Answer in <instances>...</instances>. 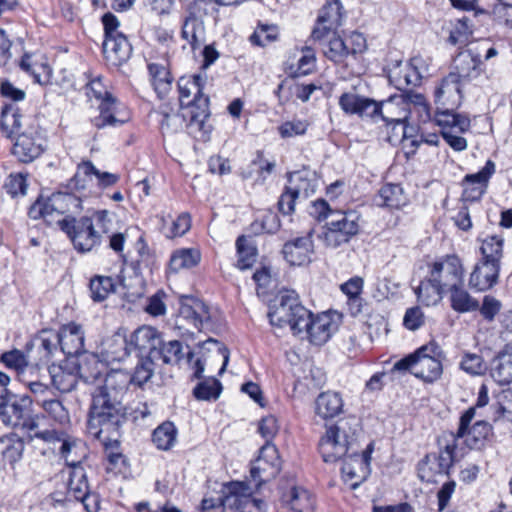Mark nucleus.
<instances>
[{
	"label": "nucleus",
	"mask_w": 512,
	"mask_h": 512,
	"mask_svg": "<svg viewBox=\"0 0 512 512\" xmlns=\"http://www.w3.org/2000/svg\"><path fill=\"white\" fill-rule=\"evenodd\" d=\"M340 108L349 115L382 120L387 125L426 123L431 119L430 106L424 95L408 92L377 102L371 98L346 92L339 97Z\"/></svg>",
	"instance_id": "nucleus-1"
},
{
	"label": "nucleus",
	"mask_w": 512,
	"mask_h": 512,
	"mask_svg": "<svg viewBox=\"0 0 512 512\" xmlns=\"http://www.w3.org/2000/svg\"><path fill=\"white\" fill-rule=\"evenodd\" d=\"M461 80L455 73H449L435 89V102L438 111L435 122L447 144L455 151H463L467 141L461 134L470 128V119L454 112L462 102Z\"/></svg>",
	"instance_id": "nucleus-2"
},
{
	"label": "nucleus",
	"mask_w": 512,
	"mask_h": 512,
	"mask_svg": "<svg viewBox=\"0 0 512 512\" xmlns=\"http://www.w3.org/2000/svg\"><path fill=\"white\" fill-rule=\"evenodd\" d=\"M112 213L108 210H98L91 217L80 219H65L62 230L68 235L73 246L79 252H90L99 246L103 235L110 232Z\"/></svg>",
	"instance_id": "nucleus-3"
},
{
	"label": "nucleus",
	"mask_w": 512,
	"mask_h": 512,
	"mask_svg": "<svg viewBox=\"0 0 512 512\" xmlns=\"http://www.w3.org/2000/svg\"><path fill=\"white\" fill-rule=\"evenodd\" d=\"M124 415L122 400L94 390L87 422L88 433L106 444L110 437H103V434L116 432Z\"/></svg>",
	"instance_id": "nucleus-4"
},
{
	"label": "nucleus",
	"mask_w": 512,
	"mask_h": 512,
	"mask_svg": "<svg viewBox=\"0 0 512 512\" xmlns=\"http://www.w3.org/2000/svg\"><path fill=\"white\" fill-rule=\"evenodd\" d=\"M358 426L355 418H346L326 427L319 441V451L325 462H336L359 449Z\"/></svg>",
	"instance_id": "nucleus-5"
},
{
	"label": "nucleus",
	"mask_w": 512,
	"mask_h": 512,
	"mask_svg": "<svg viewBox=\"0 0 512 512\" xmlns=\"http://www.w3.org/2000/svg\"><path fill=\"white\" fill-rule=\"evenodd\" d=\"M21 116L7 107L2 109V136L14 141L11 153L20 162L30 163L44 151L42 140L32 132L20 133Z\"/></svg>",
	"instance_id": "nucleus-6"
},
{
	"label": "nucleus",
	"mask_w": 512,
	"mask_h": 512,
	"mask_svg": "<svg viewBox=\"0 0 512 512\" xmlns=\"http://www.w3.org/2000/svg\"><path fill=\"white\" fill-rule=\"evenodd\" d=\"M204 82L205 77L201 74L182 76L178 80L179 102L188 108L191 129L201 130L209 116V98L202 93Z\"/></svg>",
	"instance_id": "nucleus-7"
},
{
	"label": "nucleus",
	"mask_w": 512,
	"mask_h": 512,
	"mask_svg": "<svg viewBox=\"0 0 512 512\" xmlns=\"http://www.w3.org/2000/svg\"><path fill=\"white\" fill-rule=\"evenodd\" d=\"M309 310L299 302L294 291H281L272 301L268 317L270 323L278 328L289 326L296 335L303 321H307Z\"/></svg>",
	"instance_id": "nucleus-8"
},
{
	"label": "nucleus",
	"mask_w": 512,
	"mask_h": 512,
	"mask_svg": "<svg viewBox=\"0 0 512 512\" xmlns=\"http://www.w3.org/2000/svg\"><path fill=\"white\" fill-rule=\"evenodd\" d=\"M361 215L356 210H335L326 223L320 239L327 247L348 243L360 230Z\"/></svg>",
	"instance_id": "nucleus-9"
},
{
	"label": "nucleus",
	"mask_w": 512,
	"mask_h": 512,
	"mask_svg": "<svg viewBox=\"0 0 512 512\" xmlns=\"http://www.w3.org/2000/svg\"><path fill=\"white\" fill-rule=\"evenodd\" d=\"M98 100L100 115L93 120L94 126L98 129L107 126H117L126 123L130 119V114L125 106L121 105L107 90L102 83L101 78H96L88 84V92Z\"/></svg>",
	"instance_id": "nucleus-10"
},
{
	"label": "nucleus",
	"mask_w": 512,
	"mask_h": 512,
	"mask_svg": "<svg viewBox=\"0 0 512 512\" xmlns=\"http://www.w3.org/2000/svg\"><path fill=\"white\" fill-rule=\"evenodd\" d=\"M179 310L175 320V326L179 330L189 331L195 328L198 331H210L212 329L211 313L207 304L191 297L181 296Z\"/></svg>",
	"instance_id": "nucleus-11"
},
{
	"label": "nucleus",
	"mask_w": 512,
	"mask_h": 512,
	"mask_svg": "<svg viewBox=\"0 0 512 512\" xmlns=\"http://www.w3.org/2000/svg\"><path fill=\"white\" fill-rule=\"evenodd\" d=\"M31 400L25 396L2 391V423L15 429L34 430L37 423L29 417Z\"/></svg>",
	"instance_id": "nucleus-12"
},
{
	"label": "nucleus",
	"mask_w": 512,
	"mask_h": 512,
	"mask_svg": "<svg viewBox=\"0 0 512 512\" xmlns=\"http://www.w3.org/2000/svg\"><path fill=\"white\" fill-rule=\"evenodd\" d=\"M427 346L417 350L399 361H397L394 370H409L414 376L426 382H434L438 380L443 372V367L437 358L426 353Z\"/></svg>",
	"instance_id": "nucleus-13"
},
{
	"label": "nucleus",
	"mask_w": 512,
	"mask_h": 512,
	"mask_svg": "<svg viewBox=\"0 0 512 512\" xmlns=\"http://www.w3.org/2000/svg\"><path fill=\"white\" fill-rule=\"evenodd\" d=\"M429 276L446 291L455 288L456 285H462L464 280L462 261L457 255H446L431 265Z\"/></svg>",
	"instance_id": "nucleus-14"
},
{
	"label": "nucleus",
	"mask_w": 512,
	"mask_h": 512,
	"mask_svg": "<svg viewBox=\"0 0 512 512\" xmlns=\"http://www.w3.org/2000/svg\"><path fill=\"white\" fill-rule=\"evenodd\" d=\"M426 72L425 61L421 57H414L410 62L397 61L393 64L388 70V79L395 88L403 90L410 85H418Z\"/></svg>",
	"instance_id": "nucleus-15"
},
{
	"label": "nucleus",
	"mask_w": 512,
	"mask_h": 512,
	"mask_svg": "<svg viewBox=\"0 0 512 512\" xmlns=\"http://www.w3.org/2000/svg\"><path fill=\"white\" fill-rule=\"evenodd\" d=\"M281 469V460L278 450L273 443H265L257 459L251 466V477L256 482V486L273 479Z\"/></svg>",
	"instance_id": "nucleus-16"
},
{
	"label": "nucleus",
	"mask_w": 512,
	"mask_h": 512,
	"mask_svg": "<svg viewBox=\"0 0 512 512\" xmlns=\"http://www.w3.org/2000/svg\"><path fill=\"white\" fill-rule=\"evenodd\" d=\"M373 444L370 443L364 451L359 453V449L355 453L345 457L341 468L343 480L349 483L352 489H356L370 474L371 453Z\"/></svg>",
	"instance_id": "nucleus-17"
},
{
	"label": "nucleus",
	"mask_w": 512,
	"mask_h": 512,
	"mask_svg": "<svg viewBox=\"0 0 512 512\" xmlns=\"http://www.w3.org/2000/svg\"><path fill=\"white\" fill-rule=\"evenodd\" d=\"M336 329L337 326L329 314L322 313L313 317L309 311L307 321L301 323L296 335L306 336L311 343L322 345L329 340Z\"/></svg>",
	"instance_id": "nucleus-18"
},
{
	"label": "nucleus",
	"mask_w": 512,
	"mask_h": 512,
	"mask_svg": "<svg viewBox=\"0 0 512 512\" xmlns=\"http://www.w3.org/2000/svg\"><path fill=\"white\" fill-rule=\"evenodd\" d=\"M227 507L238 512H264L265 503L252 496L251 489L242 482L227 485Z\"/></svg>",
	"instance_id": "nucleus-19"
},
{
	"label": "nucleus",
	"mask_w": 512,
	"mask_h": 512,
	"mask_svg": "<svg viewBox=\"0 0 512 512\" xmlns=\"http://www.w3.org/2000/svg\"><path fill=\"white\" fill-rule=\"evenodd\" d=\"M475 416V408H469L460 417L458 428V437L464 438L466 445L470 449L481 448L491 433L492 427L486 421H477L469 428L471 421Z\"/></svg>",
	"instance_id": "nucleus-20"
},
{
	"label": "nucleus",
	"mask_w": 512,
	"mask_h": 512,
	"mask_svg": "<svg viewBox=\"0 0 512 512\" xmlns=\"http://www.w3.org/2000/svg\"><path fill=\"white\" fill-rule=\"evenodd\" d=\"M501 266L478 260L469 275V287L476 292L493 289L499 281Z\"/></svg>",
	"instance_id": "nucleus-21"
},
{
	"label": "nucleus",
	"mask_w": 512,
	"mask_h": 512,
	"mask_svg": "<svg viewBox=\"0 0 512 512\" xmlns=\"http://www.w3.org/2000/svg\"><path fill=\"white\" fill-rule=\"evenodd\" d=\"M342 23V7L339 0L327 2L319 12L317 26L312 32L314 40H323L325 33L331 34Z\"/></svg>",
	"instance_id": "nucleus-22"
},
{
	"label": "nucleus",
	"mask_w": 512,
	"mask_h": 512,
	"mask_svg": "<svg viewBox=\"0 0 512 512\" xmlns=\"http://www.w3.org/2000/svg\"><path fill=\"white\" fill-rule=\"evenodd\" d=\"M481 54L477 48L469 47L461 51L454 59V70L459 80H472L481 72Z\"/></svg>",
	"instance_id": "nucleus-23"
},
{
	"label": "nucleus",
	"mask_w": 512,
	"mask_h": 512,
	"mask_svg": "<svg viewBox=\"0 0 512 512\" xmlns=\"http://www.w3.org/2000/svg\"><path fill=\"white\" fill-rule=\"evenodd\" d=\"M314 254L311 233L286 242L283 246V255L287 262L294 266H301L311 262Z\"/></svg>",
	"instance_id": "nucleus-24"
},
{
	"label": "nucleus",
	"mask_w": 512,
	"mask_h": 512,
	"mask_svg": "<svg viewBox=\"0 0 512 512\" xmlns=\"http://www.w3.org/2000/svg\"><path fill=\"white\" fill-rule=\"evenodd\" d=\"M131 350V343L128 339L124 335L116 333L102 342L98 354L106 364L110 365L124 361L130 355Z\"/></svg>",
	"instance_id": "nucleus-25"
},
{
	"label": "nucleus",
	"mask_w": 512,
	"mask_h": 512,
	"mask_svg": "<svg viewBox=\"0 0 512 512\" xmlns=\"http://www.w3.org/2000/svg\"><path fill=\"white\" fill-rule=\"evenodd\" d=\"M59 346L67 356H77L84 351V332L75 323L64 325L58 332Z\"/></svg>",
	"instance_id": "nucleus-26"
},
{
	"label": "nucleus",
	"mask_w": 512,
	"mask_h": 512,
	"mask_svg": "<svg viewBox=\"0 0 512 512\" xmlns=\"http://www.w3.org/2000/svg\"><path fill=\"white\" fill-rule=\"evenodd\" d=\"M103 53L109 64L119 66L130 58L132 47L124 34L106 36L103 43Z\"/></svg>",
	"instance_id": "nucleus-27"
},
{
	"label": "nucleus",
	"mask_w": 512,
	"mask_h": 512,
	"mask_svg": "<svg viewBox=\"0 0 512 512\" xmlns=\"http://www.w3.org/2000/svg\"><path fill=\"white\" fill-rule=\"evenodd\" d=\"M450 459L439 457L437 454H428L418 464V476L426 483H437L438 477L447 475L449 472Z\"/></svg>",
	"instance_id": "nucleus-28"
},
{
	"label": "nucleus",
	"mask_w": 512,
	"mask_h": 512,
	"mask_svg": "<svg viewBox=\"0 0 512 512\" xmlns=\"http://www.w3.org/2000/svg\"><path fill=\"white\" fill-rule=\"evenodd\" d=\"M34 437L42 439L46 442L60 443L59 451L64 457L67 465H74L78 461L74 458V454H76V451L81 448V443L77 442L76 440L64 435H59L54 430L36 432Z\"/></svg>",
	"instance_id": "nucleus-29"
},
{
	"label": "nucleus",
	"mask_w": 512,
	"mask_h": 512,
	"mask_svg": "<svg viewBox=\"0 0 512 512\" xmlns=\"http://www.w3.org/2000/svg\"><path fill=\"white\" fill-rule=\"evenodd\" d=\"M51 206L58 212L60 218L68 220L75 218L74 216L83 209L81 197L67 192L52 194Z\"/></svg>",
	"instance_id": "nucleus-30"
},
{
	"label": "nucleus",
	"mask_w": 512,
	"mask_h": 512,
	"mask_svg": "<svg viewBox=\"0 0 512 512\" xmlns=\"http://www.w3.org/2000/svg\"><path fill=\"white\" fill-rule=\"evenodd\" d=\"M130 383V375L119 369H112L105 374L104 384L96 387L95 390L109 394L122 400L124 393Z\"/></svg>",
	"instance_id": "nucleus-31"
},
{
	"label": "nucleus",
	"mask_w": 512,
	"mask_h": 512,
	"mask_svg": "<svg viewBox=\"0 0 512 512\" xmlns=\"http://www.w3.org/2000/svg\"><path fill=\"white\" fill-rule=\"evenodd\" d=\"M294 181H300V184L288 186L278 202L279 210L286 215L294 211V203L298 197L308 195L309 183L306 180H303L299 173L291 175L289 180L290 184Z\"/></svg>",
	"instance_id": "nucleus-32"
},
{
	"label": "nucleus",
	"mask_w": 512,
	"mask_h": 512,
	"mask_svg": "<svg viewBox=\"0 0 512 512\" xmlns=\"http://www.w3.org/2000/svg\"><path fill=\"white\" fill-rule=\"evenodd\" d=\"M131 348H137L140 352H149L154 355L161 344L160 333L151 326L139 327L131 336Z\"/></svg>",
	"instance_id": "nucleus-33"
},
{
	"label": "nucleus",
	"mask_w": 512,
	"mask_h": 512,
	"mask_svg": "<svg viewBox=\"0 0 512 512\" xmlns=\"http://www.w3.org/2000/svg\"><path fill=\"white\" fill-rule=\"evenodd\" d=\"M315 411L323 419L333 418L343 410V400L339 393L327 391L321 393L316 399Z\"/></svg>",
	"instance_id": "nucleus-34"
},
{
	"label": "nucleus",
	"mask_w": 512,
	"mask_h": 512,
	"mask_svg": "<svg viewBox=\"0 0 512 512\" xmlns=\"http://www.w3.org/2000/svg\"><path fill=\"white\" fill-rule=\"evenodd\" d=\"M181 35L189 43L192 50L199 48L205 41L203 21L190 13L183 22Z\"/></svg>",
	"instance_id": "nucleus-35"
},
{
	"label": "nucleus",
	"mask_w": 512,
	"mask_h": 512,
	"mask_svg": "<svg viewBox=\"0 0 512 512\" xmlns=\"http://www.w3.org/2000/svg\"><path fill=\"white\" fill-rule=\"evenodd\" d=\"M316 57L314 51L309 47L295 49L289 57L288 65L296 76H304L311 73L315 68Z\"/></svg>",
	"instance_id": "nucleus-36"
},
{
	"label": "nucleus",
	"mask_w": 512,
	"mask_h": 512,
	"mask_svg": "<svg viewBox=\"0 0 512 512\" xmlns=\"http://www.w3.org/2000/svg\"><path fill=\"white\" fill-rule=\"evenodd\" d=\"M51 203L52 195L48 198L41 197L30 207L28 214L34 220L43 219L49 225L59 224L62 228V222L65 219L60 218L58 212L51 206Z\"/></svg>",
	"instance_id": "nucleus-37"
},
{
	"label": "nucleus",
	"mask_w": 512,
	"mask_h": 512,
	"mask_svg": "<svg viewBox=\"0 0 512 512\" xmlns=\"http://www.w3.org/2000/svg\"><path fill=\"white\" fill-rule=\"evenodd\" d=\"M74 458L78 461L74 465H69L72 467V471L68 483V492L76 500L85 499V496L90 494L86 474L83 468L79 466L81 457L74 456Z\"/></svg>",
	"instance_id": "nucleus-38"
},
{
	"label": "nucleus",
	"mask_w": 512,
	"mask_h": 512,
	"mask_svg": "<svg viewBox=\"0 0 512 512\" xmlns=\"http://www.w3.org/2000/svg\"><path fill=\"white\" fill-rule=\"evenodd\" d=\"M322 46L324 55L335 63H341L347 57V47L344 40L336 35L334 31L331 34L325 33L323 40H318Z\"/></svg>",
	"instance_id": "nucleus-39"
},
{
	"label": "nucleus",
	"mask_w": 512,
	"mask_h": 512,
	"mask_svg": "<svg viewBox=\"0 0 512 512\" xmlns=\"http://www.w3.org/2000/svg\"><path fill=\"white\" fill-rule=\"evenodd\" d=\"M450 292L451 308L458 313L473 312L479 309V302L472 297L462 285L448 290Z\"/></svg>",
	"instance_id": "nucleus-40"
},
{
	"label": "nucleus",
	"mask_w": 512,
	"mask_h": 512,
	"mask_svg": "<svg viewBox=\"0 0 512 512\" xmlns=\"http://www.w3.org/2000/svg\"><path fill=\"white\" fill-rule=\"evenodd\" d=\"M491 377L500 385L512 382V352L500 353L491 364Z\"/></svg>",
	"instance_id": "nucleus-41"
},
{
	"label": "nucleus",
	"mask_w": 512,
	"mask_h": 512,
	"mask_svg": "<svg viewBox=\"0 0 512 512\" xmlns=\"http://www.w3.org/2000/svg\"><path fill=\"white\" fill-rule=\"evenodd\" d=\"M407 197L400 185L386 184L380 191L377 204L392 209H399L406 205Z\"/></svg>",
	"instance_id": "nucleus-42"
},
{
	"label": "nucleus",
	"mask_w": 512,
	"mask_h": 512,
	"mask_svg": "<svg viewBox=\"0 0 512 512\" xmlns=\"http://www.w3.org/2000/svg\"><path fill=\"white\" fill-rule=\"evenodd\" d=\"M200 259L201 254L197 249H178L172 254L170 258L169 269L175 273L183 269H190L196 266L200 262Z\"/></svg>",
	"instance_id": "nucleus-43"
},
{
	"label": "nucleus",
	"mask_w": 512,
	"mask_h": 512,
	"mask_svg": "<svg viewBox=\"0 0 512 512\" xmlns=\"http://www.w3.org/2000/svg\"><path fill=\"white\" fill-rule=\"evenodd\" d=\"M444 292L446 290L439 283L432 281L431 276L421 281L420 285L415 289L418 300L426 306L439 303Z\"/></svg>",
	"instance_id": "nucleus-44"
},
{
	"label": "nucleus",
	"mask_w": 512,
	"mask_h": 512,
	"mask_svg": "<svg viewBox=\"0 0 512 512\" xmlns=\"http://www.w3.org/2000/svg\"><path fill=\"white\" fill-rule=\"evenodd\" d=\"M503 243V238L497 235H491L484 238L481 241L480 246V260L501 266V259L503 257Z\"/></svg>",
	"instance_id": "nucleus-45"
},
{
	"label": "nucleus",
	"mask_w": 512,
	"mask_h": 512,
	"mask_svg": "<svg viewBox=\"0 0 512 512\" xmlns=\"http://www.w3.org/2000/svg\"><path fill=\"white\" fill-rule=\"evenodd\" d=\"M2 455L14 465L21 459L24 450V442L17 433H9L2 436Z\"/></svg>",
	"instance_id": "nucleus-46"
},
{
	"label": "nucleus",
	"mask_w": 512,
	"mask_h": 512,
	"mask_svg": "<svg viewBox=\"0 0 512 512\" xmlns=\"http://www.w3.org/2000/svg\"><path fill=\"white\" fill-rule=\"evenodd\" d=\"M107 366L108 364L102 360V357H100L98 353L91 354L87 356L80 365L79 371L86 381H91L98 379L102 374H106Z\"/></svg>",
	"instance_id": "nucleus-47"
},
{
	"label": "nucleus",
	"mask_w": 512,
	"mask_h": 512,
	"mask_svg": "<svg viewBox=\"0 0 512 512\" xmlns=\"http://www.w3.org/2000/svg\"><path fill=\"white\" fill-rule=\"evenodd\" d=\"M177 440V429L172 422H164L153 432V442L160 450H169Z\"/></svg>",
	"instance_id": "nucleus-48"
},
{
	"label": "nucleus",
	"mask_w": 512,
	"mask_h": 512,
	"mask_svg": "<svg viewBox=\"0 0 512 512\" xmlns=\"http://www.w3.org/2000/svg\"><path fill=\"white\" fill-rule=\"evenodd\" d=\"M157 355L165 364H178L183 359L182 343L178 340L168 342L161 340V344L158 346L153 357Z\"/></svg>",
	"instance_id": "nucleus-49"
},
{
	"label": "nucleus",
	"mask_w": 512,
	"mask_h": 512,
	"mask_svg": "<svg viewBox=\"0 0 512 512\" xmlns=\"http://www.w3.org/2000/svg\"><path fill=\"white\" fill-rule=\"evenodd\" d=\"M37 405L54 421L65 424L69 422V413L63 404L54 398H38Z\"/></svg>",
	"instance_id": "nucleus-50"
},
{
	"label": "nucleus",
	"mask_w": 512,
	"mask_h": 512,
	"mask_svg": "<svg viewBox=\"0 0 512 512\" xmlns=\"http://www.w3.org/2000/svg\"><path fill=\"white\" fill-rule=\"evenodd\" d=\"M20 67L25 72L31 74L35 81L39 84L48 81L51 73V69L48 64L44 62L32 61L31 55L29 54H25L22 57L20 61Z\"/></svg>",
	"instance_id": "nucleus-51"
},
{
	"label": "nucleus",
	"mask_w": 512,
	"mask_h": 512,
	"mask_svg": "<svg viewBox=\"0 0 512 512\" xmlns=\"http://www.w3.org/2000/svg\"><path fill=\"white\" fill-rule=\"evenodd\" d=\"M20 67L25 72L31 74L35 81L39 84L48 81L51 73V69L48 64L44 62L32 61L31 55L29 54H25L22 57L20 61Z\"/></svg>",
	"instance_id": "nucleus-52"
},
{
	"label": "nucleus",
	"mask_w": 512,
	"mask_h": 512,
	"mask_svg": "<svg viewBox=\"0 0 512 512\" xmlns=\"http://www.w3.org/2000/svg\"><path fill=\"white\" fill-rule=\"evenodd\" d=\"M151 81L159 95L165 94L171 87V77L167 68L157 63L148 65Z\"/></svg>",
	"instance_id": "nucleus-53"
},
{
	"label": "nucleus",
	"mask_w": 512,
	"mask_h": 512,
	"mask_svg": "<svg viewBox=\"0 0 512 512\" xmlns=\"http://www.w3.org/2000/svg\"><path fill=\"white\" fill-rule=\"evenodd\" d=\"M289 497L288 503L295 512H313L314 500L307 490L294 487Z\"/></svg>",
	"instance_id": "nucleus-54"
},
{
	"label": "nucleus",
	"mask_w": 512,
	"mask_h": 512,
	"mask_svg": "<svg viewBox=\"0 0 512 512\" xmlns=\"http://www.w3.org/2000/svg\"><path fill=\"white\" fill-rule=\"evenodd\" d=\"M238 261L237 267L241 270L250 268L256 261V248L253 247L244 236H240L236 241Z\"/></svg>",
	"instance_id": "nucleus-55"
},
{
	"label": "nucleus",
	"mask_w": 512,
	"mask_h": 512,
	"mask_svg": "<svg viewBox=\"0 0 512 512\" xmlns=\"http://www.w3.org/2000/svg\"><path fill=\"white\" fill-rule=\"evenodd\" d=\"M93 172H95V166L91 162L87 161L79 164L69 186L78 191L86 190L93 180Z\"/></svg>",
	"instance_id": "nucleus-56"
},
{
	"label": "nucleus",
	"mask_w": 512,
	"mask_h": 512,
	"mask_svg": "<svg viewBox=\"0 0 512 512\" xmlns=\"http://www.w3.org/2000/svg\"><path fill=\"white\" fill-rule=\"evenodd\" d=\"M113 290L114 281L111 277L96 276L90 281V292L94 301H103Z\"/></svg>",
	"instance_id": "nucleus-57"
},
{
	"label": "nucleus",
	"mask_w": 512,
	"mask_h": 512,
	"mask_svg": "<svg viewBox=\"0 0 512 512\" xmlns=\"http://www.w3.org/2000/svg\"><path fill=\"white\" fill-rule=\"evenodd\" d=\"M458 432H445L439 439L440 453L437 454L439 457L449 458L450 466L453 465L456 457Z\"/></svg>",
	"instance_id": "nucleus-58"
},
{
	"label": "nucleus",
	"mask_w": 512,
	"mask_h": 512,
	"mask_svg": "<svg viewBox=\"0 0 512 512\" xmlns=\"http://www.w3.org/2000/svg\"><path fill=\"white\" fill-rule=\"evenodd\" d=\"M221 383L215 379H209L199 383L194 389V395L200 400L217 399L221 393Z\"/></svg>",
	"instance_id": "nucleus-59"
},
{
	"label": "nucleus",
	"mask_w": 512,
	"mask_h": 512,
	"mask_svg": "<svg viewBox=\"0 0 512 512\" xmlns=\"http://www.w3.org/2000/svg\"><path fill=\"white\" fill-rule=\"evenodd\" d=\"M308 127L309 123L307 120L293 119L283 122L278 127V132L282 138L286 139L304 135L307 132Z\"/></svg>",
	"instance_id": "nucleus-60"
},
{
	"label": "nucleus",
	"mask_w": 512,
	"mask_h": 512,
	"mask_svg": "<svg viewBox=\"0 0 512 512\" xmlns=\"http://www.w3.org/2000/svg\"><path fill=\"white\" fill-rule=\"evenodd\" d=\"M52 383L61 392H70L76 387L77 380L74 374L58 368L50 371Z\"/></svg>",
	"instance_id": "nucleus-61"
},
{
	"label": "nucleus",
	"mask_w": 512,
	"mask_h": 512,
	"mask_svg": "<svg viewBox=\"0 0 512 512\" xmlns=\"http://www.w3.org/2000/svg\"><path fill=\"white\" fill-rule=\"evenodd\" d=\"M27 176L23 173L11 174L5 183L6 192L13 198L24 196L27 192Z\"/></svg>",
	"instance_id": "nucleus-62"
},
{
	"label": "nucleus",
	"mask_w": 512,
	"mask_h": 512,
	"mask_svg": "<svg viewBox=\"0 0 512 512\" xmlns=\"http://www.w3.org/2000/svg\"><path fill=\"white\" fill-rule=\"evenodd\" d=\"M494 22L505 28H512V4L499 1L491 11Z\"/></svg>",
	"instance_id": "nucleus-63"
},
{
	"label": "nucleus",
	"mask_w": 512,
	"mask_h": 512,
	"mask_svg": "<svg viewBox=\"0 0 512 512\" xmlns=\"http://www.w3.org/2000/svg\"><path fill=\"white\" fill-rule=\"evenodd\" d=\"M460 368L471 375H481L486 370L482 357L475 353H466L460 362Z\"/></svg>",
	"instance_id": "nucleus-64"
}]
</instances>
